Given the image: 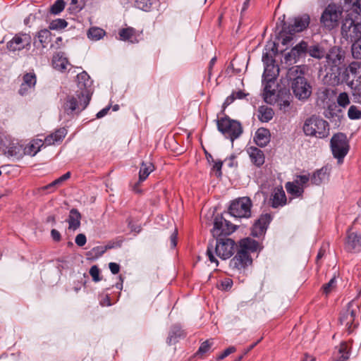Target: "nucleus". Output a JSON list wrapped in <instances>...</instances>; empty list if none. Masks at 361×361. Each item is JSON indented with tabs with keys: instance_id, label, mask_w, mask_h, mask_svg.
Returning a JSON list of instances; mask_svg holds the SVG:
<instances>
[{
	"instance_id": "nucleus-1",
	"label": "nucleus",
	"mask_w": 361,
	"mask_h": 361,
	"mask_svg": "<svg viewBox=\"0 0 361 361\" xmlns=\"http://www.w3.org/2000/svg\"><path fill=\"white\" fill-rule=\"evenodd\" d=\"M260 250L259 243L250 238L240 240L239 247L235 256L230 261V267L233 269L240 270L252 264L251 252Z\"/></svg>"
},
{
	"instance_id": "nucleus-2",
	"label": "nucleus",
	"mask_w": 361,
	"mask_h": 361,
	"mask_svg": "<svg viewBox=\"0 0 361 361\" xmlns=\"http://www.w3.org/2000/svg\"><path fill=\"white\" fill-rule=\"evenodd\" d=\"M89 92L76 91L67 95L61 104V112L64 115L73 118L78 116L88 106L91 98Z\"/></svg>"
},
{
	"instance_id": "nucleus-3",
	"label": "nucleus",
	"mask_w": 361,
	"mask_h": 361,
	"mask_svg": "<svg viewBox=\"0 0 361 361\" xmlns=\"http://www.w3.org/2000/svg\"><path fill=\"white\" fill-rule=\"evenodd\" d=\"M236 247L233 240L227 238H216L215 240L210 242L207 250V255L211 263L215 264L216 267L219 265L218 260L214 256V253L222 259L230 258L234 253Z\"/></svg>"
},
{
	"instance_id": "nucleus-4",
	"label": "nucleus",
	"mask_w": 361,
	"mask_h": 361,
	"mask_svg": "<svg viewBox=\"0 0 361 361\" xmlns=\"http://www.w3.org/2000/svg\"><path fill=\"white\" fill-rule=\"evenodd\" d=\"M357 67V62H352L348 67L330 68L326 72V78L327 82L333 86L346 83L348 86L351 79L350 74H355Z\"/></svg>"
},
{
	"instance_id": "nucleus-5",
	"label": "nucleus",
	"mask_w": 361,
	"mask_h": 361,
	"mask_svg": "<svg viewBox=\"0 0 361 361\" xmlns=\"http://www.w3.org/2000/svg\"><path fill=\"white\" fill-rule=\"evenodd\" d=\"M310 24V17L307 14L292 19L288 26H285L280 32V39L283 45H288L296 32L303 31Z\"/></svg>"
},
{
	"instance_id": "nucleus-6",
	"label": "nucleus",
	"mask_w": 361,
	"mask_h": 361,
	"mask_svg": "<svg viewBox=\"0 0 361 361\" xmlns=\"http://www.w3.org/2000/svg\"><path fill=\"white\" fill-rule=\"evenodd\" d=\"M303 131L306 135L324 138L329 134V123L319 117L312 116L305 120Z\"/></svg>"
},
{
	"instance_id": "nucleus-7",
	"label": "nucleus",
	"mask_w": 361,
	"mask_h": 361,
	"mask_svg": "<svg viewBox=\"0 0 361 361\" xmlns=\"http://www.w3.org/2000/svg\"><path fill=\"white\" fill-rule=\"evenodd\" d=\"M216 125L219 131L226 138L230 139L232 142L243 133L241 123L236 120L230 118L228 116L217 119Z\"/></svg>"
},
{
	"instance_id": "nucleus-8",
	"label": "nucleus",
	"mask_w": 361,
	"mask_h": 361,
	"mask_svg": "<svg viewBox=\"0 0 361 361\" xmlns=\"http://www.w3.org/2000/svg\"><path fill=\"white\" fill-rule=\"evenodd\" d=\"M330 147L333 156L338 160V163H343L344 157L350 149L349 142L345 134L343 133L334 134L331 139Z\"/></svg>"
},
{
	"instance_id": "nucleus-9",
	"label": "nucleus",
	"mask_w": 361,
	"mask_h": 361,
	"mask_svg": "<svg viewBox=\"0 0 361 361\" xmlns=\"http://www.w3.org/2000/svg\"><path fill=\"white\" fill-rule=\"evenodd\" d=\"M251 200L243 197L233 200L229 207V213L235 218H249L251 216Z\"/></svg>"
},
{
	"instance_id": "nucleus-10",
	"label": "nucleus",
	"mask_w": 361,
	"mask_h": 361,
	"mask_svg": "<svg viewBox=\"0 0 361 361\" xmlns=\"http://www.w3.org/2000/svg\"><path fill=\"white\" fill-rule=\"evenodd\" d=\"M290 87L295 97L300 100H307L312 94V86L306 78H298L290 83Z\"/></svg>"
},
{
	"instance_id": "nucleus-11",
	"label": "nucleus",
	"mask_w": 361,
	"mask_h": 361,
	"mask_svg": "<svg viewBox=\"0 0 361 361\" xmlns=\"http://www.w3.org/2000/svg\"><path fill=\"white\" fill-rule=\"evenodd\" d=\"M235 226L225 219L222 216H216L214 219L212 235L216 238H221V235H228L235 231Z\"/></svg>"
},
{
	"instance_id": "nucleus-12",
	"label": "nucleus",
	"mask_w": 361,
	"mask_h": 361,
	"mask_svg": "<svg viewBox=\"0 0 361 361\" xmlns=\"http://www.w3.org/2000/svg\"><path fill=\"white\" fill-rule=\"evenodd\" d=\"M32 39L30 35L26 33L16 34L6 44V48L9 51L15 52L24 49H29Z\"/></svg>"
},
{
	"instance_id": "nucleus-13",
	"label": "nucleus",
	"mask_w": 361,
	"mask_h": 361,
	"mask_svg": "<svg viewBox=\"0 0 361 361\" xmlns=\"http://www.w3.org/2000/svg\"><path fill=\"white\" fill-rule=\"evenodd\" d=\"M341 12L335 5H329L321 16V23L329 29L337 25Z\"/></svg>"
},
{
	"instance_id": "nucleus-14",
	"label": "nucleus",
	"mask_w": 361,
	"mask_h": 361,
	"mask_svg": "<svg viewBox=\"0 0 361 361\" xmlns=\"http://www.w3.org/2000/svg\"><path fill=\"white\" fill-rule=\"evenodd\" d=\"M271 221V214L267 213L262 214L254 224L251 230V235L257 238L264 235Z\"/></svg>"
},
{
	"instance_id": "nucleus-15",
	"label": "nucleus",
	"mask_w": 361,
	"mask_h": 361,
	"mask_svg": "<svg viewBox=\"0 0 361 361\" xmlns=\"http://www.w3.org/2000/svg\"><path fill=\"white\" fill-rule=\"evenodd\" d=\"M345 249L349 252L361 251V234L348 230L345 241Z\"/></svg>"
},
{
	"instance_id": "nucleus-16",
	"label": "nucleus",
	"mask_w": 361,
	"mask_h": 361,
	"mask_svg": "<svg viewBox=\"0 0 361 361\" xmlns=\"http://www.w3.org/2000/svg\"><path fill=\"white\" fill-rule=\"evenodd\" d=\"M306 54H307V43L302 41L286 55L285 59L290 63H296L300 57L305 56Z\"/></svg>"
},
{
	"instance_id": "nucleus-17",
	"label": "nucleus",
	"mask_w": 361,
	"mask_h": 361,
	"mask_svg": "<svg viewBox=\"0 0 361 361\" xmlns=\"http://www.w3.org/2000/svg\"><path fill=\"white\" fill-rule=\"evenodd\" d=\"M37 82L36 75L35 73H25L23 77V82L20 85L18 92L20 95H25L29 90L35 87Z\"/></svg>"
},
{
	"instance_id": "nucleus-18",
	"label": "nucleus",
	"mask_w": 361,
	"mask_h": 361,
	"mask_svg": "<svg viewBox=\"0 0 361 361\" xmlns=\"http://www.w3.org/2000/svg\"><path fill=\"white\" fill-rule=\"evenodd\" d=\"M78 80V87L80 89L79 92H86L88 91L90 97L91 98L92 91V80H91L90 75L85 71H82V73L78 74L77 75Z\"/></svg>"
},
{
	"instance_id": "nucleus-19",
	"label": "nucleus",
	"mask_w": 361,
	"mask_h": 361,
	"mask_svg": "<svg viewBox=\"0 0 361 361\" xmlns=\"http://www.w3.org/2000/svg\"><path fill=\"white\" fill-rule=\"evenodd\" d=\"M5 147L6 153L10 157L20 159L25 154V149L23 145H20L18 142L12 141L8 144V145H6Z\"/></svg>"
},
{
	"instance_id": "nucleus-20",
	"label": "nucleus",
	"mask_w": 361,
	"mask_h": 361,
	"mask_svg": "<svg viewBox=\"0 0 361 361\" xmlns=\"http://www.w3.org/2000/svg\"><path fill=\"white\" fill-rule=\"evenodd\" d=\"M325 58L326 63L331 66L330 68L340 67L339 65L342 61V56L339 50L336 47L331 49L328 53L326 52Z\"/></svg>"
},
{
	"instance_id": "nucleus-21",
	"label": "nucleus",
	"mask_w": 361,
	"mask_h": 361,
	"mask_svg": "<svg viewBox=\"0 0 361 361\" xmlns=\"http://www.w3.org/2000/svg\"><path fill=\"white\" fill-rule=\"evenodd\" d=\"M270 140V133L267 128H260L255 133V141L256 144L261 147H265Z\"/></svg>"
},
{
	"instance_id": "nucleus-22",
	"label": "nucleus",
	"mask_w": 361,
	"mask_h": 361,
	"mask_svg": "<svg viewBox=\"0 0 361 361\" xmlns=\"http://www.w3.org/2000/svg\"><path fill=\"white\" fill-rule=\"evenodd\" d=\"M67 134V130L65 128H61L56 130L54 133L48 135L44 139L46 145H54L55 143L60 142L63 140Z\"/></svg>"
},
{
	"instance_id": "nucleus-23",
	"label": "nucleus",
	"mask_w": 361,
	"mask_h": 361,
	"mask_svg": "<svg viewBox=\"0 0 361 361\" xmlns=\"http://www.w3.org/2000/svg\"><path fill=\"white\" fill-rule=\"evenodd\" d=\"M247 152L252 162L257 166H260L264 163V155L263 152L257 147H250Z\"/></svg>"
},
{
	"instance_id": "nucleus-24",
	"label": "nucleus",
	"mask_w": 361,
	"mask_h": 361,
	"mask_svg": "<svg viewBox=\"0 0 361 361\" xmlns=\"http://www.w3.org/2000/svg\"><path fill=\"white\" fill-rule=\"evenodd\" d=\"M286 202L285 192L282 189L275 190L270 199L271 206L274 208L283 206Z\"/></svg>"
},
{
	"instance_id": "nucleus-25",
	"label": "nucleus",
	"mask_w": 361,
	"mask_h": 361,
	"mask_svg": "<svg viewBox=\"0 0 361 361\" xmlns=\"http://www.w3.org/2000/svg\"><path fill=\"white\" fill-rule=\"evenodd\" d=\"M36 37L37 40L35 42V44L39 43L42 48H47L51 42L52 35L49 30L43 29L37 33Z\"/></svg>"
},
{
	"instance_id": "nucleus-26",
	"label": "nucleus",
	"mask_w": 361,
	"mask_h": 361,
	"mask_svg": "<svg viewBox=\"0 0 361 361\" xmlns=\"http://www.w3.org/2000/svg\"><path fill=\"white\" fill-rule=\"evenodd\" d=\"M185 336L184 331L181 327L177 324L171 326L169 336L167 338V343L171 345L178 342V339L183 338Z\"/></svg>"
},
{
	"instance_id": "nucleus-27",
	"label": "nucleus",
	"mask_w": 361,
	"mask_h": 361,
	"mask_svg": "<svg viewBox=\"0 0 361 361\" xmlns=\"http://www.w3.org/2000/svg\"><path fill=\"white\" fill-rule=\"evenodd\" d=\"M52 63L54 68L60 71H65L68 65V59L64 56V54L63 52H57L54 54Z\"/></svg>"
},
{
	"instance_id": "nucleus-28",
	"label": "nucleus",
	"mask_w": 361,
	"mask_h": 361,
	"mask_svg": "<svg viewBox=\"0 0 361 361\" xmlns=\"http://www.w3.org/2000/svg\"><path fill=\"white\" fill-rule=\"evenodd\" d=\"M80 219L81 215L78 209H72L67 219L68 228L73 231L78 229L80 226Z\"/></svg>"
},
{
	"instance_id": "nucleus-29",
	"label": "nucleus",
	"mask_w": 361,
	"mask_h": 361,
	"mask_svg": "<svg viewBox=\"0 0 361 361\" xmlns=\"http://www.w3.org/2000/svg\"><path fill=\"white\" fill-rule=\"evenodd\" d=\"M305 66H294L290 68L287 72V78L290 81L295 82L298 78H305Z\"/></svg>"
},
{
	"instance_id": "nucleus-30",
	"label": "nucleus",
	"mask_w": 361,
	"mask_h": 361,
	"mask_svg": "<svg viewBox=\"0 0 361 361\" xmlns=\"http://www.w3.org/2000/svg\"><path fill=\"white\" fill-rule=\"evenodd\" d=\"M307 54L317 59H321L326 55V49L319 44L307 45Z\"/></svg>"
},
{
	"instance_id": "nucleus-31",
	"label": "nucleus",
	"mask_w": 361,
	"mask_h": 361,
	"mask_svg": "<svg viewBox=\"0 0 361 361\" xmlns=\"http://www.w3.org/2000/svg\"><path fill=\"white\" fill-rule=\"evenodd\" d=\"M279 73V68L277 66L268 65L264 66V71L262 75L264 80L274 81Z\"/></svg>"
},
{
	"instance_id": "nucleus-32",
	"label": "nucleus",
	"mask_w": 361,
	"mask_h": 361,
	"mask_svg": "<svg viewBox=\"0 0 361 361\" xmlns=\"http://www.w3.org/2000/svg\"><path fill=\"white\" fill-rule=\"evenodd\" d=\"M274 112L271 107L262 106L258 109V118L262 122H269L273 118Z\"/></svg>"
},
{
	"instance_id": "nucleus-33",
	"label": "nucleus",
	"mask_w": 361,
	"mask_h": 361,
	"mask_svg": "<svg viewBox=\"0 0 361 361\" xmlns=\"http://www.w3.org/2000/svg\"><path fill=\"white\" fill-rule=\"evenodd\" d=\"M154 169V167L151 162H142L139 171V182L144 181Z\"/></svg>"
},
{
	"instance_id": "nucleus-34",
	"label": "nucleus",
	"mask_w": 361,
	"mask_h": 361,
	"mask_svg": "<svg viewBox=\"0 0 361 361\" xmlns=\"http://www.w3.org/2000/svg\"><path fill=\"white\" fill-rule=\"evenodd\" d=\"M44 145H45L44 141L42 142V140L32 141L28 146L24 148L25 154L35 156Z\"/></svg>"
},
{
	"instance_id": "nucleus-35",
	"label": "nucleus",
	"mask_w": 361,
	"mask_h": 361,
	"mask_svg": "<svg viewBox=\"0 0 361 361\" xmlns=\"http://www.w3.org/2000/svg\"><path fill=\"white\" fill-rule=\"evenodd\" d=\"M326 176V168H322L316 171L310 180L313 185H319L322 183V182L325 180Z\"/></svg>"
},
{
	"instance_id": "nucleus-36",
	"label": "nucleus",
	"mask_w": 361,
	"mask_h": 361,
	"mask_svg": "<svg viewBox=\"0 0 361 361\" xmlns=\"http://www.w3.org/2000/svg\"><path fill=\"white\" fill-rule=\"evenodd\" d=\"M285 187L288 194H290L297 197H300L304 192L303 188L301 186L296 184L295 183H294V181L288 182L286 184Z\"/></svg>"
},
{
	"instance_id": "nucleus-37",
	"label": "nucleus",
	"mask_w": 361,
	"mask_h": 361,
	"mask_svg": "<svg viewBox=\"0 0 361 361\" xmlns=\"http://www.w3.org/2000/svg\"><path fill=\"white\" fill-rule=\"evenodd\" d=\"M120 39L123 41H129L133 43L135 41V30L132 27L123 28L119 31Z\"/></svg>"
},
{
	"instance_id": "nucleus-38",
	"label": "nucleus",
	"mask_w": 361,
	"mask_h": 361,
	"mask_svg": "<svg viewBox=\"0 0 361 361\" xmlns=\"http://www.w3.org/2000/svg\"><path fill=\"white\" fill-rule=\"evenodd\" d=\"M104 35V30L99 27H91L87 32V37L92 40H99Z\"/></svg>"
},
{
	"instance_id": "nucleus-39",
	"label": "nucleus",
	"mask_w": 361,
	"mask_h": 361,
	"mask_svg": "<svg viewBox=\"0 0 361 361\" xmlns=\"http://www.w3.org/2000/svg\"><path fill=\"white\" fill-rule=\"evenodd\" d=\"M350 35L345 37L346 39H350L352 42L357 40L361 38V25L359 23H355L350 30Z\"/></svg>"
},
{
	"instance_id": "nucleus-40",
	"label": "nucleus",
	"mask_w": 361,
	"mask_h": 361,
	"mask_svg": "<svg viewBox=\"0 0 361 361\" xmlns=\"http://www.w3.org/2000/svg\"><path fill=\"white\" fill-rule=\"evenodd\" d=\"M354 24L355 22L351 18H347L344 20L341 27V33L343 37L350 35V30Z\"/></svg>"
},
{
	"instance_id": "nucleus-41",
	"label": "nucleus",
	"mask_w": 361,
	"mask_h": 361,
	"mask_svg": "<svg viewBox=\"0 0 361 361\" xmlns=\"http://www.w3.org/2000/svg\"><path fill=\"white\" fill-rule=\"evenodd\" d=\"M352 54L355 59H361V38L353 42Z\"/></svg>"
},
{
	"instance_id": "nucleus-42",
	"label": "nucleus",
	"mask_w": 361,
	"mask_h": 361,
	"mask_svg": "<svg viewBox=\"0 0 361 361\" xmlns=\"http://www.w3.org/2000/svg\"><path fill=\"white\" fill-rule=\"evenodd\" d=\"M65 7V2L63 0H57L55 3L51 6L50 12L52 14L57 15L60 13Z\"/></svg>"
},
{
	"instance_id": "nucleus-43",
	"label": "nucleus",
	"mask_w": 361,
	"mask_h": 361,
	"mask_svg": "<svg viewBox=\"0 0 361 361\" xmlns=\"http://www.w3.org/2000/svg\"><path fill=\"white\" fill-rule=\"evenodd\" d=\"M68 23L64 19L59 18L54 20H52L49 24V29L51 30H58L63 29L67 26Z\"/></svg>"
},
{
	"instance_id": "nucleus-44",
	"label": "nucleus",
	"mask_w": 361,
	"mask_h": 361,
	"mask_svg": "<svg viewBox=\"0 0 361 361\" xmlns=\"http://www.w3.org/2000/svg\"><path fill=\"white\" fill-rule=\"evenodd\" d=\"M135 6L142 11H149L152 6L150 0H135Z\"/></svg>"
},
{
	"instance_id": "nucleus-45",
	"label": "nucleus",
	"mask_w": 361,
	"mask_h": 361,
	"mask_svg": "<svg viewBox=\"0 0 361 361\" xmlns=\"http://www.w3.org/2000/svg\"><path fill=\"white\" fill-rule=\"evenodd\" d=\"M348 117L353 120L361 118V111L355 106H351L348 111Z\"/></svg>"
},
{
	"instance_id": "nucleus-46",
	"label": "nucleus",
	"mask_w": 361,
	"mask_h": 361,
	"mask_svg": "<svg viewBox=\"0 0 361 361\" xmlns=\"http://www.w3.org/2000/svg\"><path fill=\"white\" fill-rule=\"evenodd\" d=\"M106 251V248L104 246H97L93 247L89 252L88 255H90L93 257L98 258L101 257L105 252Z\"/></svg>"
},
{
	"instance_id": "nucleus-47",
	"label": "nucleus",
	"mask_w": 361,
	"mask_h": 361,
	"mask_svg": "<svg viewBox=\"0 0 361 361\" xmlns=\"http://www.w3.org/2000/svg\"><path fill=\"white\" fill-rule=\"evenodd\" d=\"M337 102L339 106L345 107L350 104V99L346 92H341L337 97Z\"/></svg>"
},
{
	"instance_id": "nucleus-48",
	"label": "nucleus",
	"mask_w": 361,
	"mask_h": 361,
	"mask_svg": "<svg viewBox=\"0 0 361 361\" xmlns=\"http://www.w3.org/2000/svg\"><path fill=\"white\" fill-rule=\"evenodd\" d=\"M310 181V177L307 175H299L297 176L294 180V183L301 186L303 189L307 185Z\"/></svg>"
},
{
	"instance_id": "nucleus-49",
	"label": "nucleus",
	"mask_w": 361,
	"mask_h": 361,
	"mask_svg": "<svg viewBox=\"0 0 361 361\" xmlns=\"http://www.w3.org/2000/svg\"><path fill=\"white\" fill-rule=\"evenodd\" d=\"M263 82H265L264 87V94L265 97V99H267L269 96H272L274 94V90H271V82H274V81H269V80H262Z\"/></svg>"
},
{
	"instance_id": "nucleus-50",
	"label": "nucleus",
	"mask_w": 361,
	"mask_h": 361,
	"mask_svg": "<svg viewBox=\"0 0 361 361\" xmlns=\"http://www.w3.org/2000/svg\"><path fill=\"white\" fill-rule=\"evenodd\" d=\"M340 356L337 358L338 361H344L348 358V353L347 352V346L345 344H341L338 349Z\"/></svg>"
},
{
	"instance_id": "nucleus-51",
	"label": "nucleus",
	"mask_w": 361,
	"mask_h": 361,
	"mask_svg": "<svg viewBox=\"0 0 361 361\" xmlns=\"http://www.w3.org/2000/svg\"><path fill=\"white\" fill-rule=\"evenodd\" d=\"M336 278L334 277L328 283L323 286L324 293L328 295L336 287Z\"/></svg>"
},
{
	"instance_id": "nucleus-52",
	"label": "nucleus",
	"mask_w": 361,
	"mask_h": 361,
	"mask_svg": "<svg viewBox=\"0 0 361 361\" xmlns=\"http://www.w3.org/2000/svg\"><path fill=\"white\" fill-rule=\"evenodd\" d=\"M99 273V269L96 265L92 266L90 269V274L94 282L101 281Z\"/></svg>"
},
{
	"instance_id": "nucleus-53",
	"label": "nucleus",
	"mask_w": 361,
	"mask_h": 361,
	"mask_svg": "<svg viewBox=\"0 0 361 361\" xmlns=\"http://www.w3.org/2000/svg\"><path fill=\"white\" fill-rule=\"evenodd\" d=\"M212 343L209 341L203 342L199 348L197 354H204L208 352L212 347Z\"/></svg>"
},
{
	"instance_id": "nucleus-54",
	"label": "nucleus",
	"mask_w": 361,
	"mask_h": 361,
	"mask_svg": "<svg viewBox=\"0 0 361 361\" xmlns=\"http://www.w3.org/2000/svg\"><path fill=\"white\" fill-rule=\"evenodd\" d=\"M262 61L264 66L268 65H274L275 60L273 56L269 54L268 52L263 53L262 55Z\"/></svg>"
},
{
	"instance_id": "nucleus-55",
	"label": "nucleus",
	"mask_w": 361,
	"mask_h": 361,
	"mask_svg": "<svg viewBox=\"0 0 361 361\" xmlns=\"http://www.w3.org/2000/svg\"><path fill=\"white\" fill-rule=\"evenodd\" d=\"M236 348L234 346H230L226 348L221 355L217 357L218 360H221L231 355V353L235 352Z\"/></svg>"
},
{
	"instance_id": "nucleus-56",
	"label": "nucleus",
	"mask_w": 361,
	"mask_h": 361,
	"mask_svg": "<svg viewBox=\"0 0 361 361\" xmlns=\"http://www.w3.org/2000/svg\"><path fill=\"white\" fill-rule=\"evenodd\" d=\"M62 183H63L62 180L60 179V178H59L54 180V181H52L51 183L42 187L41 190L44 191V190L51 189L52 188H56V187L61 185Z\"/></svg>"
},
{
	"instance_id": "nucleus-57",
	"label": "nucleus",
	"mask_w": 361,
	"mask_h": 361,
	"mask_svg": "<svg viewBox=\"0 0 361 361\" xmlns=\"http://www.w3.org/2000/svg\"><path fill=\"white\" fill-rule=\"evenodd\" d=\"M348 87L350 88H356L361 87V74L360 73L356 79H351L350 83L348 84Z\"/></svg>"
},
{
	"instance_id": "nucleus-58",
	"label": "nucleus",
	"mask_w": 361,
	"mask_h": 361,
	"mask_svg": "<svg viewBox=\"0 0 361 361\" xmlns=\"http://www.w3.org/2000/svg\"><path fill=\"white\" fill-rule=\"evenodd\" d=\"M75 241L78 246L82 247L85 245L87 238L84 234L80 233L76 235Z\"/></svg>"
},
{
	"instance_id": "nucleus-59",
	"label": "nucleus",
	"mask_w": 361,
	"mask_h": 361,
	"mask_svg": "<svg viewBox=\"0 0 361 361\" xmlns=\"http://www.w3.org/2000/svg\"><path fill=\"white\" fill-rule=\"evenodd\" d=\"M333 110H334V109H333L332 106H329V109L325 112V116H326V118H334V116H335V117H337L338 118H339V117H340L339 114H341V109H338V114H337V113H334V112H333Z\"/></svg>"
},
{
	"instance_id": "nucleus-60",
	"label": "nucleus",
	"mask_w": 361,
	"mask_h": 361,
	"mask_svg": "<svg viewBox=\"0 0 361 361\" xmlns=\"http://www.w3.org/2000/svg\"><path fill=\"white\" fill-rule=\"evenodd\" d=\"M63 44V39L61 37H58L56 38L55 41L52 43H50V48L54 49H59L61 47Z\"/></svg>"
},
{
	"instance_id": "nucleus-61",
	"label": "nucleus",
	"mask_w": 361,
	"mask_h": 361,
	"mask_svg": "<svg viewBox=\"0 0 361 361\" xmlns=\"http://www.w3.org/2000/svg\"><path fill=\"white\" fill-rule=\"evenodd\" d=\"M350 89L353 90V95L355 102L361 103V87Z\"/></svg>"
},
{
	"instance_id": "nucleus-62",
	"label": "nucleus",
	"mask_w": 361,
	"mask_h": 361,
	"mask_svg": "<svg viewBox=\"0 0 361 361\" xmlns=\"http://www.w3.org/2000/svg\"><path fill=\"white\" fill-rule=\"evenodd\" d=\"M213 163H214L213 169L216 171V172H217L216 176H221V168H222V165H223V161H221V160H218V161H215L214 160V161H213Z\"/></svg>"
},
{
	"instance_id": "nucleus-63",
	"label": "nucleus",
	"mask_w": 361,
	"mask_h": 361,
	"mask_svg": "<svg viewBox=\"0 0 361 361\" xmlns=\"http://www.w3.org/2000/svg\"><path fill=\"white\" fill-rule=\"evenodd\" d=\"M109 267L110 271L113 274H116L119 272L120 270V266L118 264L115 262H110L109 264Z\"/></svg>"
},
{
	"instance_id": "nucleus-64",
	"label": "nucleus",
	"mask_w": 361,
	"mask_h": 361,
	"mask_svg": "<svg viewBox=\"0 0 361 361\" xmlns=\"http://www.w3.org/2000/svg\"><path fill=\"white\" fill-rule=\"evenodd\" d=\"M51 235L54 241L59 242L61 240V236L60 233L57 230L52 229L51 231Z\"/></svg>"
}]
</instances>
